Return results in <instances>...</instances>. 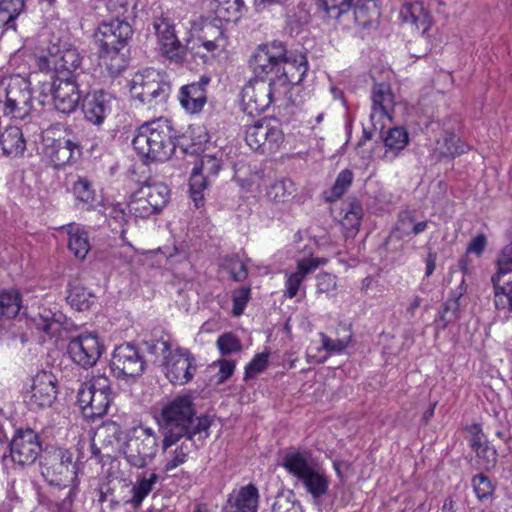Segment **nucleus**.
<instances>
[{"label": "nucleus", "mask_w": 512, "mask_h": 512, "mask_svg": "<svg viewBox=\"0 0 512 512\" xmlns=\"http://www.w3.org/2000/svg\"><path fill=\"white\" fill-rule=\"evenodd\" d=\"M42 451L39 436L32 429H19L10 442V456L19 466L33 464Z\"/></svg>", "instance_id": "obj_18"}, {"label": "nucleus", "mask_w": 512, "mask_h": 512, "mask_svg": "<svg viewBox=\"0 0 512 512\" xmlns=\"http://www.w3.org/2000/svg\"><path fill=\"white\" fill-rule=\"evenodd\" d=\"M153 28L158 38L160 51L171 61L181 62L186 55L187 44H181L176 36L174 25L167 18H155Z\"/></svg>", "instance_id": "obj_21"}, {"label": "nucleus", "mask_w": 512, "mask_h": 512, "mask_svg": "<svg viewBox=\"0 0 512 512\" xmlns=\"http://www.w3.org/2000/svg\"><path fill=\"white\" fill-rule=\"evenodd\" d=\"M159 438L151 427L137 426L129 430L123 444V455L127 463L142 469L151 463L158 452Z\"/></svg>", "instance_id": "obj_7"}, {"label": "nucleus", "mask_w": 512, "mask_h": 512, "mask_svg": "<svg viewBox=\"0 0 512 512\" xmlns=\"http://www.w3.org/2000/svg\"><path fill=\"white\" fill-rule=\"evenodd\" d=\"M272 512H303L301 503L292 491L278 493L272 505Z\"/></svg>", "instance_id": "obj_50"}, {"label": "nucleus", "mask_w": 512, "mask_h": 512, "mask_svg": "<svg viewBox=\"0 0 512 512\" xmlns=\"http://www.w3.org/2000/svg\"><path fill=\"white\" fill-rule=\"evenodd\" d=\"M114 396L110 379L105 374H97L80 385L77 402L83 416L95 420L107 414Z\"/></svg>", "instance_id": "obj_6"}, {"label": "nucleus", "mask_w": 512, "mask_h": 512, "mask_svg": "<svg viewBox=\"0 0 512 512\" xmlns=\"http://www.w3.org/2000/svg\"><path fill=\"white\" fill-rule=\"evenodd\" d=\"M217 346L222 355H229L241 350L240 340L232 333H225L217 339Z\"/></svg>", "instance_id": "obj_53"}, {"label": "nucleus", "mask_w": 512, "mask_h": 512, "mask_svg": "<svg viewBox=\"0 0 512 512\" xmlns=\"http://www.w3.org/2000/svg\"><path fill=\"white\" fill-rule=\"evenodd\" d=\"M470 438L469 444L470 447L475 451L478 447L483 445L485 441H487L482 433L481 427L478 424H473L469 427Z\"/></svg>", "instance_id": "obj_62"}, {"label": "nucleus", "mask_w": 512, "mask_h": 512, "mask_svg": "<svg viewBox=\"0 0 512 512\" xmlns=\"http://www.w3.org/2000/svg\"><path fill=\"white\" fill-rule=\"evenodd\" d=\"M258 503V489L249 483L228 495L222 512H257Z\"/></svg>", "instance_id": "obj_25"}, {"label": "nucleus", "mask_w": 512, "mask_h": 512, "mask_svg": "<svg viewBox=\"0 0 512 512\" xmlns=\"http://www.w3.org/2000/svg\"><path fill=\"white\" fill-rule=\"evenodd\" d=\"M497 272L495 274H507L512 272V241L505 245L498 254Z\"/></svg>", "instance_id": "obj_55"}, {"label": "nucleus", "mask_w": 512, "mask_h": 512, "mask_svg": "<svg viewBox=\"0 0 512 512\" xmlns=\"http://www.w3.org/2000/svg\"><path fill=\"white\" fill-rule=\"evenodd\" d=\"M110 110V96L102 90L89 93L84 98L82 104L84 118L94 125H101Z\"/></svg>", "instance_id": "obj_27"}, {"label": "nucleus", "mask_w": 512, "mask_h": 512, "mask_svg": "<svg viewBox=\"0 0 512 512\" xmlns=\"http://www.w3.org/2000/svg\"><path fill=\"white\" fill-rule=\"evenodd\" d=\"M325 263L326 261L324 259L319 258H310L298 261L297 271L290 274L286 280V295L289 298H294L297 295L300 285L306 275Z\"/></svg>", "instance_id": "obj_33"}, {"label": "nucleus", "mask_w": 512, "mask_h": 512, "mask_svg": "<svg viewBox=\"0 0 512 512\" xmlns=\"http://www.w3.org/2000/svg\"><path fill=\"white\" fill-rule=\"evenodd\" d=\"M340 215L342 226L349 233L355 235L359 230L363 216V207L361 202L356 198H349L342 204Z\"/></svg>", "instance_id": "obj_36"}, {"label": "nucleus", "mask_w": 512, "mask_h": 512, "mask_svg": "<svg viewBox=\"0 0 512 512\" xmlns=\"http://www.w3.org/2000/svg\"><path fill=\"white\" fill-rule=\"evenodd\" d=\"M503 275L504 274H494L491 277L494 305L497 310L512 312V280L501 285L500 281Z\"/></svg>", "instance_id": "obj_41"}, {"label": "nucleus", "mask_w": 512, "mask_h": 512, "mask_svg": "<svg viewBox=\"0 0 512 512\" xmlns=\"http://www.w3.org/2000/svg\"><path fill=\"white\" fill-rule=\"evenodd\" d=\"M282 466L314 500L328 493L330 479L310 452L290 449L283 456Z\"/></svg>", "instance_id": "obj_2"}, {"label": "nucleus", "mask_w": 512, "mask_h": 512, "mask_svg": "<svg viewBox=\"0 0 512 512\" xmlns=\"http://www.w3.org/2000/svg\"><path fill=\"white\" fill-rule=\"evenodd\" d=\"M327 10L338 9V16L353 11L355 23L363 28L375 27L380 10L375 0H324Z\"/></svg>", "instance_id": "obj_15"}, {"label": "nucleus", "mask_w": 512, "mask_h": 512, "mask_svg": "<svg viewBox=\"0 0 512 512\" xmlns=\"http://www.w3.org/2000/svg\"><path fill=\"white\" fill-rule=\"evenodd\" d=\"M296 192L295 184L292 180L283 178L276 180L266 189V197L275 204L287 203L294 198Z\"/></svg>", "instance_id": "obj_40"}, {"label": "nucleus", "mask_w": 512, "mask_h": 512, "mask_svg": "<svg viewBox=\"0 0 512 512\" xmlns=\"http://www.w3.org/2000/svg\"><path fill=\"white\" fill-rule=\"evenodd\" d=\"M466 291L465 280L462 279L458 291L449 298L443 305V310L440 312L439 317L436 319L437 325L441 329H445L449 323L459 318V299Z\"/></svg>", "instance_id": "obj_38"}, {"label": "nucleus", "mask_w": 512, "mask_h": 512, "mask_svg": "<svg viewBox=\"0 0 512 512\" xmlns=\"http://www.w3.org/2000/svg\"><path fill=\"white\" fill-rule=\"evenodd\" d=\"M51 78L54 108L63 114H70L76 111L81 98L76 76L63 77L59 75Z\"/></svg>", "instance_id": "obj_17"}, {"label": "nucleus", "mask_w": 512, "mask_h": 512, "mask_svg": "<svg viewBox=\"0 0 512 512\" xmlns=\"http://www.w3.org/2000/svg\"><path fill=\"white\" fill-rule=\"evenodd\" d=\"M274 80L269 81L253 79L242 90V104L244 111L249 115L264 112L272 102L284 97Z\"/></svg>", "instance_id": "obj_12"}, {"label": "nucleus", "mask_w": 512, "mask_h": 512, "mask_svg": "<svg viewBox=\"0 0 512 512\" xmlns=\"http://www.w3.org/2000/svg\"><path fill=\"white\" fill-rule=\"evenodd\" d=\"M99 61L103 71L110 77H117L127 68L129 49L128 47L99 49Z\"/></svg>", "instance_id": "obj_30"}, {"label": "nucleus", "mask_w": 512, "mask_h": 512, "mask_svg": "<svg viewBox=\"0 0 512 512\" xmlns=\"http://www.w3.org/2000/svg\"><path fill=\"white\" fill-rule=\"evenodd\" d=\"M286 46L281 41H272L261 44L250 60L254 79L269 81L270 77H277L281 65L285 61Z\"/></svg>", "instance_id": "obj_11"}, {"label": "nucleus", "mask_w": 512, "mask_h": 512, "mask_svg": "<svg viewBox=\"0 0 512 512\" xmlns=\"http://www.w3.org/2000/svg\"><path fill=\"white\" fill-rule=\"evenodd\" d=\"M145 344L150 354L156 357L162 356L163 360H166V356H168L169 353L173 352L171 350V345L167 340H151L145 342Z\"/></svg>", "instance_id": "obj_59"}, {"label": "nucleus", "mask_w": 512, "mask_h": 512, "mask_svg": "<svg viewBox=\"0 0 512 512\" xmlns=\"http://www.w3.org/2000/svg\"><path fill=\"white\" fill-rule=\"evenodd\" d=\"M73 193L84 204H92L95 201V192L91 183L86 178H79L73 185Z\"/></svg>", "instance_id": "obj_51"}, {"label": "nucleus", "mask_w": 512, "mask_h": 512, "mask_svg": "<svg viewBox=\"0 0 512 512\" xmlns=\"http://www.w3.org/2000/svg\"><path fill=\"white\" fill-rule=\"evenodd\" d=\"M200 169L208 175H217L220 170V163L215 157L205 156L201 160Z\"/></svg>", "instance_id": "obj_64"}, {"label": "nucleus", "mask_w": 512, "mask_h": 512, "mask_svg": "<svg viewBox=\"0 0 512 512\" xmlns=\"http://www.w3.org/2000/svg\"><path fill=\"white\" fill-rule=\"evenodd\" d=\"M210 78L202 76L198 82L181 87L179 100L182 107L190 113H198L207 102L206 87Z\"/></svg>", "instance_id": "obj_28"}, {"label": "nucleus", "mask_w": 512, "mask_h": 512, "mask_svg": "<svg viewBox=\"0 0 512 512\" xmlns=\"http://www.w3.org/2000/svg\"><path fill=\"white\" fill-rule=\"evenodd\" d=\"M110 368L117 379L140 377L145 370V360L131 343L117 346L112 354Z\"/></svg>", "instance_id": "obj_13"}, {"label": "nucleus", "mask_w": 512, "mask_h": 512, "mask_svg": "<svg viewBox=\"0 0 512 512\" xmlns=\"http://www.w3.org/2000/svg\"><path fill=\"white\" fill-rule=\"evenodd\" d=\"M57 378L52 372L41 371L33 378L29 403L35 408L50 407L57 397Z\"/></svg>", "instance_id": "obj_23"}, {"label": "nucleus", "mask_w": 512, "mask_h": 512, "mask_svg": "<svg viewBox=\"0 0 512 512\" xmlns=\"http://www.w3.org/2000/svg\"><path fill=\"white\" fill-rule=\"evenodd\" d=\"M250 299V288L240 287L233 295V314L239 316L243 313Z\"/></svg>", "instance_id": "obj_57"}, {"label": "nucleus", "mask_w": 512, "mask_h": 512, "mask_svg": "<svg viewBox=\"0 0 512 512\" xmlns=\"http://www.w3.org/2000/svg\"><path fill=\"white\" fill-rule=\"evenodd\" d=\"M229 36L227 31L215 22H205L199 33L187 41V49L203 63L220 56L227 51Z\"/></svg>", "instance_id": "obj_8"}, {"label": "nucleus", "mask_w": 512, "mask_h": 512, "mask_svg": "<svg viewBox=\"0 0 512 512\" xmlns=\"http://www.w3.org/2000/svg\"><path fill=\"white\" fill-rule=\"evenodd\" d=\"M403 23L410 24L424 35L432 26L433 20L430 12L423 2H406L399 11Z\"/></svg>", "instance_id": "obj_29"}, {"label": "nucleus", "mask_w": 512, "mask_h": 512, "mask_svg": "<svg viewBox=\"0 0 512 512\" xmlns=\"http://www.w3.org/2000/svg\"><path fill=\"white\" fill-rule=\"evenodd\" d=\"M416 220L415 212L411 210L401 211L398 215V229L405 231L410 230Z\"/></svg>", "instance_id": "obj_63"}, {"label": "nucleus", "mask_w": 512, "mask_h": 512, "mask_svg": "<svg viewBox=\"0 0 512 512\" xmlns=\"http://www.w3.org/2000/svg\"><path fill=\"white\" fill-rule=\"evenodd\" d=\"M163 372L172 384L184 385L190 382L197 369L196 359L192 353L183 348H177L162 360Z\"/></svg>", "instance_id": "obj_14"}, {"label": "nucleus", "mask_w": 512, "mask_h": 512, "mask_svg": "<svg viewBox=\"0 0 512 512\" xmlns=\"http://www.w3.org/2000/svg\"><path fill=\"white\" fill-rule=\"evenodd\" d=\"M82 57L76 48L69 47L60 51L56 59L53 61L55 71L51 77L63 76L70 77L72 75L79 76L77 70L80 68Z\"/></svg>", "instance_id": "obj_31"}, {"label": "nucleus", "mask_w": 512, "mask_h": 512, "mask_svg": "<svg viewBox=\"0 0 512 512\" xmlns=\"http://www.w3.org/2000/svg\"><path fill=\"white\" fill-rule=\"evenodd\" d=\"M204 441H198V436H185L176 445V448L171 452L170 457L164 464L166 472L172 471L188 460V456L193 451L199 449Z\"/></svg>", "instance_id": "obj_32"}, {"label": "nucleus", "mask_w": 512, "mask_h": 512, "mask_svg": "<svg viewBox=\"0 0 512 512\" xmlns=\"http://www.w3.org/2000/svg\"><path fill=\"white\" fill-rule=\"evenodd\" d=\"M467 150L468 146L453 131L445 130L435 142L434 153L438 158H454Z\"/></svg>", "instance_id": "obj_35"}, {"label": "nucleus", "mask_w": 512, "mask_h": 512, "mask_svg": "<svg viewBox=\"0 0 512 512\" xmlns=\"http://www.w3.org/2000/svg\"><path fill=\"white\" fill-rule=\"evenodd\" d=\"M36 325L39 330L53 335L59 330L60 322L56 319L55 314L48 312L46 315H40Z\"/></svg>", "instance_id": "obj_58"}, {"label": "nucleus", "mask_w": 512, "mask_h": 512, "mask_svg": "<svg viewBox=\"0 0 512 512\" xmlns=\"http://www.w3.org/2000/svg\"><path fill=\"white\" fill-rule=\"evenodd\" d=\"M228 269L231 278L236 282H243L248 276L247 266L238 257H232L229 259Z\"/></svg>", "instance_id": "obj_56"}, {"label": "nucleus", "mask_w": 512, "mask_h": 512, "mask_svg": "<svg viewBox=\"0 0 512 512\" xmlns=\"http://www.w3.org/2000/svg\"><path fill=\"white\" fill-rule=\"evenodd\" d=\"M24 6V0H1L0 26L15 29V19L21 14Z\"/></svg>", "instance_id": "obj_46"}, {"label": "nucleus", "mask_w": 512, "mask_h": 512, "mask_svg": "<svg viewBox=\"0 0 512 512\" xmlns=\"http://www.w3.org/2000/svg\"><path fill=\"white\" fill-rule=\"evenodd\" d=\"M119 435L120 429L116 425L111 426V435L108 436L109 439H104L103 441V449L105 451V456L113 457V454L117 451L118 443H119Z\"/></svg>", "instance_id": "obj_60"}, {"label": "nucleus", "mask_w": 512, "mask_h": 512, "mask_svg": "<svg viewBox=\"0 0 512 512\" xmlns=\"http://www.w3.org/2000/svg\"><path fill=\"white\" fill-rule=\"evenodd\" d=\"M22 296L18 290L10 289L0 292V318H14L18 315Z\"/></svg>", "instance_id": "obj_45"}, {"label": "nucleus", "mask_w": 512, "mask_h": 512, "mask_svg": "<svg viewBox=\"0 0 512 512\" xmlns=\"http://www.w3.org/2000/svg\"><path fill=\"white\" fill-rule=\"evenodd\" d=\"M352 182L353 172L349 169L342 170L338 174L330 191L324 193L326 201L334 202L339 199L348 190Z\"/></svg>", "instance_id": "obj_48"}, {"label": "nucleus", "mask_w": 512, "mask_h": 512, "mask_svg": "<svg viewBox=\"0 0 512 512\" xmlns=\"http://www.w3.org/2000/svg\"><path fill=\"white\" fill-rule=\"evenodd\" d=\"M336 289V278L335 276L324 273L318 276L317 278V292L318 293H328L330 291H334Z\"/></svg>", "instance_id": "obj_61"}, {"label": "nucleus", "mask_w": 512, "mask_h": 512, "mask_svg": "<svg viewBox=\"0 0 512 512\" xmlns=\"http://www.w3.org/2000/svg\"><path fill=\"white\" fill-rule=\"evenodd\" d=\"M132 145L146 162H165L175 151L172 128L162 119L144 123L138 128Z\"/></svg>", "instance_id": "obj_3"}, {"label": "nucleus", "mask_w": 512, "mask_h": 512, "mask_svg": "<svg viewBox=\"0 0 512 512\" xmlns=\"http://www.w3.org/2000/svg\"><path fill=\"white\" fill-rule=\"evenodd\" d=\"M0 145L3 154L17 158L23 156L26 150V140L22 130L17 126H9L0 135Z\"/></svg>", "instance_id": "obj_34"}, {"label": "nucleus", "mask_w": 512, "mask_h": 512, "mask_svg": "<svg viewBox=\"0 0 512 512\" xmlns=\"http://www.w3.org/2000/svg\"><path fill=\"white\" fill-rule=\"evenodd\" d=\"M67 300L76 310L84 311L94 303L95 295L82 285L76 284L69 290Z\"/></svg>", "instance_id": "obj_47"}, {"label": "nucleus", "mask_w": 512, "mask_h": 512, "mask_svg": "<svg viewBox=\"0 0 512 512\" xmlns=\"http://www.w3.org/2000/svg\"><path fill=\"white\" fill-rule=\"evenodd\" d=\"M131 95L149 108L164 104L171 91L169 82L159 71L149 68L137 73L131 83Z\"/></svg>", "instance_id": "obj_9"}, {"label": "nucleus", "mask_w": 512, "mask_h": 512, "mask_svg": "<svg viewBox=\"0 0 512 512\" xmlns=\"http://www.w3.org/2000/svg\"><path fill=\"white\" fill-rule=\"evenodd\" d=\"M67 351L75 364L88 369L96 365L104 347L96 335L81 334L69 341Z\"/></svg>", "instance_id": "obj_20"}, {"label": "nucleus", "mask_w": 512, "mask_h": 512, "mask_svg": "<svg viewBox=\"0 0 512 512\" xmlns=\"http://www.w3.org/2000/svg\"><path fill=\"white\" fill-rule=\"evenodd\" d=\"M46 154L56 168L64 167L75 162L81 156L78 142L70 139H53L46 147Z\"/></svg>", "instance_id": "obj_26"}, {"label": "nucleus", "mask_w": 512, "mask_h": 512, "mask_svg": "<svg viewBox=\"0 0 512 512\" xmlns=\"http://www.w3.org/2000/svg\"><path fill=\"white\" fill-rule=\"evenodd\" d=\"M30 83L26 81H15L8 85L5 90L3 102L4 116L15 119L27 118L33 110V96Z\"/></svg>", "instance_id": "obj_16"}, {"label": "nucleus", "mask_w": 512, "mask_h": 512, "mask_svg": "<svg viewBox=\"0 0 512 512\" xmlns=\"http://www.w3.org/2000/svg\"><path fill=\"white\" fill-rule=\"evenodd\" d=\"M409 143V134L404 127L390 128L384 138L386 151L384 158L388 161L394 160Z\"/></svg>", "instance_id": "obj_37"}, {"label": "nucleus", "mask_w": 512, "mask_h": 512, "mask_svg": "<svg viewBox=\"0 0 512 512\" xmlns=\"http://www.w3.org/2000/svg\"><path fill=\"white\" fill-rule=\"evenodd\" d=\"M214 11L219 20L237 22L245 8L244 0H214Z\"/></svg>", "instance_id": "obj_44"}, {"label": "nucleus", "mask_w": 512, "mask_h": 512, "mask_svg": "<svg viewBox=\"0 0 512 512\" xmlns=\"http://www.w3.org/2000/svg\"><path fill=\"white\" fill-rule=\"evenodd\" d=\"M109 20L99 24L95 41L99 49L127 47L132 38L133 28L129 20L133 18V7L127 0H108L106 4Z\"/></svg>", "instance_id": "obj_4"}, {"label": "nucleus", "mask_w": 512, "mask_h": 512, "mask_svg": "<svg viewBox=\"0 0 512 512\" xmlns=\"http://www.w3.org/2000/svg\"><path fill=\"white\" fill-rule=\"evenodd\" d=\"M156 422L162 433L161 448L164 452L185 436H198V441H204L211 427L208 416H196L193 398L187 394L178 395L163 404Z\"/></svg>", "instance_id": "obj_1"}, {"label": "nucleus", "mask_w": 512, "mask_h": 512, "mask_svg": "<svg viewBox=\"0 0 512 512\" xmlns=\"http://www.w3.org/2000/svg\"><path fill=\"white\" fill-rule=\"evenodd\" d=\"M472 486L476 497L480 501L488 499L494 492V486L490 479L483 474L476 475L472 478Z\"/></svg>", "instance_id": "obj_52"}, {"label": "nucleus", "mask_w": 512, "mask_h": 512, "mask_svg": "<svg viewBox=\"0 0 512 512\" xmlns=\"http://www.w3.org/2000/svg\"><path fill=\"white\" fill-rule=\"evenodd\" d=\"M474 452L476 453V461L480 469L489 472L496 467L498 453L494 446L489 445L488 441H485Z\"/></svg>", "instance_id": "obj_49"}, {"label": "nucleus", "mask_w": 512, "mask_h": 512, "mask_svg": "<svg viewBox=\"0 0 512 512\" xmlns=\"http://www.w3.org/2000/svg\"><path fill=\"white\" fill-rule=\"evenodd\" d=\"M338 337L332 339L324 333H320L322 347L329 353H342L351 343L352 331L350 325L340 324L337 328Z\"/></svg>", "instance_id": "obj_39"}, {"label": "nucleus", "mask_w": 512, "mask_h": 512, "mask_svg": "<svg viewBox=\"0 0 512 512\" xmlns=\"http://www.w3.org/2000/svg\"><path fill=\"white\" fill-rule=\"evenodd\" d=\"M269 353L263 352L257 354L245 368V378H253L257 374L264 371L268 364Z\"/></svg>", "instance_id": "obj_54"}, {"label": "nucleus", "mask_w": 512, "mask_h": 512, "mask_svg": "<svg viewBox=\"0 0 512 512\" xmlns=\"http://www.w3.org/2000/svg\"><path fill=\"white\" fill-rule=\"evenodd\" d=\"M41 475L49 485L59 488L69 487L65 498L59 503L61 512H69L75 495L76 479L75 466L72 461V454L65 449H55L45 454L40 461Z\"/></svg>", "instance_id": "obj_5"}, {"label": "nucleus", "mask_w": 512, "mask_h": 512, "mask_svg": "<svg viewBox=\"0 0 512 512\" xmlns=\"http://www.w3.org/2000/svg\"><path fill=\"white\" fill-rule=\"evenodd\" d=\"M245 140L255 151L275 152L283 142V133L269 120L263 119L247 128Z\"/></svg>", "instance_id": "obj_19"}, {"label": "nucleus", "mask_w": 512, "mask_h": 512, "mask_svg": "<svg viewBox=\"0 0 512 512\" xmlns=\"http://www.w3.org/2000/svg\"><path fill=\"white\" fill-rule=\"evenodd\" d=\"M158 480L159 475L155 472L150 473L148 477L144 476L137 480L131 488V498L126 503L136 509L139 508L143 500L152 492Z\"/></svg>", "instance_id": "obj_42"}, {"label": "nucleus", "mask_w": 512, "mask_h": 512, "mask_svg": "<svg viewBox=\"0 0 512 512\" xmlns=\"http://www.w3.org/2000/svg\"><path fill=\"white\" fill-rule=\"evenodd\" d=\"M170 190L162 182H147L135 191L129 201L131 214L138 218H147L159 213L168 203Z\"/></svg>", "instance_id": "obj_10"}, {"label": "nucleus", "mask_w": 512, "mask_h": 512, "mask_svg": "<svg viewBox=\"0 0 512 512\" xmlns=\"http://www.w3.org/2000/svg\"><path fill=\"white\" fill-rule=\"evenodd\" d=\"M372 112L370 120L375 130L383 129L380 121L384 118L391 120L390 112L393 110L395 100L391 86L388 83H374L371 90Z\"/></svg>", "instance_id": "obj_22"}, {"label": "nucleus", "mask_w": 512, "mask_h": 512, "mask_svg": "<svg viewBox=\"0 0 512 512\" xmlns=\"http://www.w3.org/2000/svg\"><path fill=\"white\" fill-rule=\"evenodd\" d=\"M307 71L308 63L304 55L291 58L285 53V61L281 65L280 73H278L277 77H271L274 80L273 85H277L285 96L289 91L290 85L299 84Z\"/></svg>", "instance_id": "obj_24"}, {"label": "nucleus", "mask_w": 512, "mask_h": 512, "mask_svg": "<svg viewBox=\"0 0 512 512\" xmlns=\"http://www.w3.org/2000/svg\"><path fill=\"white\" fill-rule=\"evenodd\" d=\"M69 250L79 259H84L90 251L88 233L78 225H69Z\"/></svg>", "instance_id": "obj_43"}]
</instances>
